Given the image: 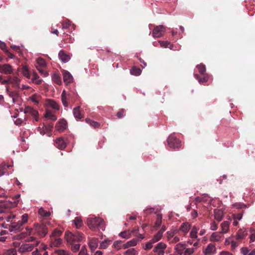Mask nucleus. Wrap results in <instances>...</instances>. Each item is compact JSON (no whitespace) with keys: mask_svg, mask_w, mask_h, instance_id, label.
Segmentation results:
<instances>
[{"mask_svg":"<svg viewBox=\"0 0 255 255\" xmlns=\"http://www.w3.org/2000/svg\"><path fill=\"white\" fill-rule=\"evenodd\" d=\"M48 233V228L43 224H35L32 228L26 229V232H22L17 235V239L24 238L27 235H36L39 238L45 236Z\"/></svg>","mask_w":255,"mask_h":255,"instance_id":"f257e3e1","label":"nucleus"},{"mask_svg":"<svg viewBox=\"0 0 255 255\" xmlns=\"http://www.w3.org/2000/svg\"><path fill=\"white\" fill-rule=\"evenodd\" d=\"M65 236L66 240L69 244L75 243L76 242H81L84 239L83 234L79 232L73 233L69 231H66Z\"/></svg>","mask_w":255,"mask_h":255,"instance_id":"f03ea898","label":"nucleus"},{"mask_svg":"<svg viewBox=\"0 0 255 255\" xmlns=\"http://www.w3.org/2000/svg\"><path fill=\"white\" fill-rule=\"evenodd\" d=\"M87 225L92 230L95 231L99 228L103 227L104 221L100 218H89L87 219Z\"/></svg>","mask_w":255,"mask_h":255,"instance_id":"7ed1b4c3","label":"nucleus"},{"mask_svg":"<svg viewBox=\"0 0 255 255\" xmlns=\"http://www.w3.org/2000/svg\"><path fill=\"white\" fill-rule=\"evenodd\" d=\"M17 204V201H12L9 200L0 201V213L5 212V209H11L15 207Z\"/></svg>","mask_w":255,"mask_h":255,"instance_id":"20e7f679","label":"nucleus"},{"mask_svg":"<svg viewBox=\"0 0 255 255\" xmlns=\"http://www.w3.org/2000/svg\"><path fill=\"white\" fill-rule=\"evenodd\" d=\"M169 146L173 149H178L181 146V141L173 134L170 135L167 138Z\"/></svg>","mask_w":255,"mask_h":255,"instance_id":"39448f33","label":"nucleus"},{"mask_svg":"<svg viewBox=\"0 0 255 255\" xmlns=\"http://www.w3.org/2000/svg\"><path fill=\"white\" fill-rule=\"evenodd\" d=\"M53 128V125L52 123L43 124L42 127H39L38 128V131L42 135L46 133L49 135Z\"/></svg>","mask_w":255,"mask_h":255,"instance_id":"423d86ee","label":"nucleus"},{"mask_svg":"<svg viewBox=\"0 0 255 255\" xmlns=\"http://www.w3.org/2000/svg\"><path fill=\"white\" fill-rule=\"evenodd\" d=\"M165 31V27L164 26L162 25L156 26L152 30V36L155 38L160 37L162 36Z\"/></svg>","mask_w":255,"mask_h":255,"instance_id":"0eeeda50","label":"nucleus"},{"mask_svg":"<svg viewBox=\"0 0 255 255\" xmlns=\"http://www.w3.org/2000/svg\"><path fill=\"white\" fill-rule=\"evenodd\" d=\"M0 73L6 75L11 74L13 73V68L8 64H0Z\"/></svg>","mask_w":255,"mask_h":255,"instance_id":"6e6552de","label":"nucleus"},{"mask_svg":"<svg viewBox=\"0 0 255 255\" xmlns=\"http://www.w3.org/2000/svg\"><path fill=\"white\" fill-rule=\"evenodd\" d=\"M67 127V123L63 119L59 121L55 126L56 129L59 132L63 131Z\"/></svg>","mask_w":255,"mask_h":255,"instance_id":"1a4fd4ad","label":"nucleus"},{"mask_svg":"<svg viewBox=\"0 0 255 255\" xmlns=\"http://www.w3.org/2000/svg\"><path fill=\"white\" fill-rule=\"evenodd\" d=\"M11 167V165L5 162L0 164V176L3 175L5 173L9 174V172L7 171V170Z\"/></svg>","mask_w":255,"mask_h":255,"instance_id":"9d476101","label":"nucleus"},{"mask_svg":"<svg viewBox=\"0 0 255 255\" xmlns=\"http://www.w3.org/2000/svg\"><path fill=\"white\" fill-rule=\"evenodd\" d=\"M63 81L66 84L71 83L73 81V77L71 74L66 70L63 71Z\"/></svg>","mask_w":255,"mask_h":255,"instance_id":"9b49d317","label":"nucleus"},{"mask_svg":"<svg viewBox=\"0 0 255 255\" xmlns=\"http://www.w3.org/2000/svg\"><path fill=\"white\" fill-rule=\"evenodd\" d=\"M17 71L20 72L23 76L26 78L30 79L31 78V74L27 66H23L22 67H19L17 69Z\"/></svg>","mask_w":255,"mask_h":255,"instance_id":"f8f14e48","label":"nucleus"},{"mask_svg":"<svg viewBox=\"0 0 255 255\" xmlns=\"http://www.w3.org/2000/svg\"><path fill=\"white\" fill-rule=\"evenodd\" d=\"M55 146L60 149H63L66 146V143L63 138L59 137L55 140Z\"/></svg>","mask_w":255,"mask_h":255,"instance_id":"ddd939ff","label":"nucleus"},{"mask_svg":"<svg viewBox=\"0 0 255 255\" xmlns=\"http://www.w3.org/2000/svg\"><path fill=\"white\" fill-rule=\"evenodd\" d=\"M33 246L31 244H22L19 248L18 251L23 253L30 252L33 250Z\"/></svg>","mask_w":255,"mask_h":255,"instance_id":"4468645a","label":"nucleus"},{"mask_svg":"<svg viewBox=\"0 0 255 255\" xmlns=\"http://www.w3.org/2000/svg\"><path fill=\"white\" fill-rule=\"evenodd\" d=\"M216 250V249L215 246L212 244H209L207 248L204 250H203V253L205 255H211L215 254Z\"/></svg>","mask_w":255,"mask_h":255,"instance_id":"2eb2a0df","label":"nucleus"},{"mask_svg":"<svg viewBox=\"0 0 255 255\" xmlns=\"http://www.w3.org/2000/svg\"><path fill=\"white\" fill-rule=\"evenodd\" d=\"M70 98V95L67 94L65 90H64L61 94V100L63 106L65 107L68 106V101Z\"/></svg>","mask_w":255,"mask_h":255,"instance_id":"dca6fc26","label":"nucleus"},{"mask_svg":"<svg viewBox=\"0 0 255 255\" xmlns=\"http://www.w3.org/2000/svg\"><path fill=\"white\" fill-rule=\"evenodd\" d=\"M8 96L12 98L13 103H15L19 98V94L16 91H9L8 88L6 89Z\"/></svg>","mask_w":255,"mask_h":255,"instance_id":"f3484780","label":"nucleus"},{"mask_svg":"<svg viewBox=\"0 0 255 255\" xmlns=\"http://www.w3.org/2000/svg\"><path fill=\"white\" fill-rule=\"evenodd\" d=\"M60 59L64 63L68 62L70 59V56L67 55L63 50H61L58 54Z\"/></svg>","mask_w":255,"mask_h":255,"instance_id":"a211bd4d","label":"nucleus"},{"mask_svg":"<svg viewBox=\"0 0 255 255\" xmlns=\"http://www.w3.org/2000/svg\"><path fill=\"white\" fill-rule=\"evenodd\" d=\"M80 109V107L78 106L74 108L73 110L74 116L77 120H80L83 118V116L82 115Z\"/></svg>","mask_w":255,"mask_h":255,"instance_id":"6ab92c4d","label":"nucleus"},{"mask_svg":"<svg viewBox=\"0 0 255 255\" xmlns=\"http://www.w3.org/2000/svg\"><path fill=\"white\" fill-rule=\"evenodd\" d=\"M202 75L203 76L202 77H201L200 76H199L197 74H194V76H195V78L197 80H198V82L200 83H203L207 82L208 80L209 76L206 74H204V75Z\"/></svg>","mask_w":255,"mask_h":255,"instance_id":"aec40b11","label":"nucleus"},{"mask_svg":"<svg viewBox=\"0 0 255 255\" xmlns=\"http://www.w3.org/2000/svg\"><path fill=\"white\" fill-rule=\"evenodd\" d=\"M24 112L29 113L34 117H36L38 115V113L36 110L29 106L25 107Z\"/></svg>","mask_w":255,"mask_h":255,"instance_id":"412c9836","label":"nucleus"},{"mask_svg":"<svg viewBox=\"0 0 255 255\" xmlns=\"http://www.w3.org/2000/svg\"><path fill=\"white\" fill-rule=\"evenodd\" d=\"M137 242L138 240L137 239H133L124 244L123 247L124 249H127L130 247L134 246L137 244Z\"/></svg>","mask_w":255,"mask_h":255,"instance_id":"4be33fe9","label":"nucleus"},{"mask_svg":"<svg viewBox=\"0 0 255 255\" xmlns=\"http://www.w3.org/2000/svg\"><path fill=\"white\" fill-rule=\"evenodd\" d=\"M247 235V232L246 230L240 229L238 231L237 234V239L241 240L244 239Z\"/></svg>","mask_w":255,"mask_h":255,"instance_id":"5701e85b","label":"nucleus"},{"mask_svg":"<svg viewBox=\"0 0 255 255\" xmlns=\"http://www.w3.org/2000/svg\"><path fill=\"white\" fill-rule=\"evenodd\" d=\"M230 223L229 221H226L221 224V226L223 233H226L228 231Z\"/></svg>","mask_w":255,"mask_h":255,"instance_id":"b1692460","label":"nucleus"},{"mask_svg":"<svg viewBox=\"0 0 255 255\" xmlns=\"http://www.w3.org/2000/svg\"><path fill=\"white\" fill-rule=\"evenodd\" d=\"M47 104L50 107L52 108L53 109L55 110H58L59 109V106L58 104L54 100H48L47 101Z\"/></svg>","mask_w":255,"mask_h":255,"instance_id":"393cba45","label":"nucleus"},{"mask_svg":"<svg viewBox=\"0 0 255 255\" xmlns=\"http://www.w3.org/2000/svg\"><path fill=\"white\" fill-rule=\"evenodd\" d=\"M185 244L179 243L177 244L175 247V250L179 255H181L183 253V251L184 249Z\"/></svg>","mask_w":255,"mask_h":255,"instance_id":"a878e982","label":"nucleus"},{"mask_svg":"<svg viewBox=\"0 0 255 255\" xmlns=\"http://www.w3.org/2000/svg\"><path fill=\"white\" fill-rule=\"evenodd\" d=\"M23 225V224L18 221L17 222H13L11 223V227L13 230H19L21 227Z\"/></svg>","mask_w":255,"mask_h":255,"instance_id":"bb28decb","label":"nucleus"},{"mask_svg":"<svg viewBox=\"0 0 255 255\" xmlns=\"http://www.w3.org/2000/svg\"><path fill=\"white\" fill-rule=\"evenodd\" d=\"M53 81L58 85H61L62 83L61 77L58 74L54 73L52 75Z\"/></svg>","mask_w":255,"mask_h":255,"instance_id":"cd10ccee","label":"nucleus"},{"mask_svg":"<svg viewBox=\"0 0 255 255\" xmlns=\"http://www.w3.org/2000/svg\"><path fill=\"white\" fill-rule=\"evenodd\" d=\"M51 240V244L52 246H59L62 243V240L59 238H54Z\"/></svg>","mask_w":255,"mask_h":255,"instance_id":"c85d7f7f","label":"nucleus"},{"mask_svg":"<svg viewBox=\"0 0 255 255\" xmlns=\"http://www.w3.org/2000/svg\"><path fill=\"white\" fill-rule=\"evenodd\" d=\"M86 122L89 124L92 127H94L95 128H98L100 126V124L97 122L93 121L90 120L89 118H87L85 120Z\"/></svg>","mask_w":255,"mask_h":255,"instance_id":"c756f323","label":"nucleus"},{"mask_svg":"<svg viewBox=\"0 0 255 255\" xmlns=\"http://www.w3.org/2000/svg\"><path fill=\"white\" fill-rule=\"evenodd\" d=\"M215 219L218 222L222 220L223 217V212L222 211L218 210L215 212Z\"/></svg>","mask_w":255,"mask_h":255,"instance_id":"7c9ffc66","label":"nucleus"},{"mask_svg":"<svg viewBox=\"0 0 255 255\" xmlns=\"http://www.w3.org/2000/svg\"><path fill=\"white\" fill-rule=\"evenodd\" d=\"M73 221L77 229H79L83 225V222L81 218L79 217H76Z\"/></svg>","mask_w":255,"mask_h":255,"instance_id":"2f4dec72","label":"nucleus"},{"mask_svg":"<svg viewBox=\"0 0 255 255\" xmlns=\"http://www.w3.org/2000/svg\"><path fill=\"white\" fill-rule=\"evenodd\" d=\"M166 248V245L165 244L160 242L157 244L156 247L154 248L153 251L157 252L158 250H164Z\"/></svg>","mask_w":255,"mask_h":255,"instance_id":"473e14b6","label":"nucleus"},{"mask_svg":"<svg viewBox=\"0 0 255 255\" xmlns=\"http://www.w3.org/2000/svg\"><path fill=\"white\" fill-rule=\"evenodd\" d=\"M10 83L15 85H18L20 82V79L17 76L9 77Z\"/></svg>","mask_w":255,"mask_h":255,"instance_id":"72a5a7b5","label":"nucleus"},{"mask_svg":"<svg viewBox=\"0 0 255 255\" xmlns=\"http://www.w3.org/2000/svg\"><path fill=\"white\" fill-rule=\"evenodd\" d=\"M221 236L220 234L217 232L213 233L211 236V241L217 242L220 240Z\"/></svg>","mask_w":255,"mask_h":255,"instance_id":"f704fd0d","label":"nucleus"},{"mask_svg":"<svg viewBox=\"0 0 255 255\" xmlns=\"http://www.w3.org/2000/svg\"><path fill=\"white\" fill-rule=\"evenodd\" d=\"M190 229V225L187 223H184L180 228V230L184 233H187Z\"/></svg>","mask_w":255,"mask_h":255,"instance_id":"c9c22d12","label":"nucleus"},{"mask_svg":"<svg viewBox=\"0 0 255 255\" xmlns=\"http://www.w3.org/2000/svg\"><path fill=\"white\" fill-rule=\"evenodd\" d=\"M141 72V70L139 68H137L135 67H133L130 70V73L132 75H135V76H138L140 74Z\"/></svg>","mask_w":255,"mask_h":255,"instance_id":"e433bc0d","label":"nucleus"},{"mask_svg":"<svg viewBox=\"0 0 255 255\" xmlns=\"http://www.w3.org/2000/svg\"><path fill=\"white\" fill-rule=\"evenodd\" d=\"M196 68L201 75H204V74H206V67L205 65L203 64L198 65L196 66Z\"/></svg>","mask_w":255,"mask_h":255,"instance_id":"4c0bfd02","label":"nucleus"},{"mask_svg":"<svg viewBox=\"0 0 255 255\" xmlns=\"http://www.w3.org/2000/svg\"><path fill=\"white\" fill-rule=\"evenodd\" d=\"M62 234V232L60 230L55 229L53 231L52 235L50 236V239L53 240L54 238H59Z\"/></svg>","mask_w":255,"mask_h":255,"instance_id":"58836bf2","label":"nucleus"},{"mask_svg":"<svg viewBox=\"0 0 255 255\" xmlns=\"http://www.w3.org/2000/svg\"><path fill=\"white\" fill-rule=\"evenodd\" d=\"M89 246L92 251H95L98 246V243L96 240H91L89 242Z\"/></svg>","mask_w":255,"mask_h":255,"instance_id":"ea45409f","label":"nucleus"},{"mask_svg":"<svg viewBox=\"0 0 255 255\" xmlns=\"http://www.w3.org/2000/svg\"><path fill=\"white\" fill-rule=\"evenodd\" d=\"M162 237V235L161 233L157 232L153 237V238L151 240L152 243H156L159 241Z\"/></svg>","mask_w":255,"mask_h":255,"instance_id":"a19ab883","label":"nucleus"},{"mask_svg":"<svg viewBox=\"0 0 255 255\" xmlns=\"http://www.w3.org/2000/svg\"><path fill=\"white\" fill-rule=\"evenodd\" d=\"M45 117L53 121H55L57 120V117L54 115L52 114L49 112H47L45 115Z\"/></svg>","mask_w":255,"mask_h":255,"instance_id":"79ce46f5","label":"nucleus"},{"mask_svg":"<svg viewBox=\"0 0 255 255\" xmlns=\"http://www.w3.org/2000/svg\"><path fill=\"white\" fill-rule=\"evenodd\" d=\"M198 229L196 227H193L191 230L190 235L192 238H196L197 237Z\"/></svg>","mask_w":255,"mask_h":255,"instance_id":"37998d69","label":"nucleus"},{"mask_svg":"<svg viewBox=\"0 0 255 255\" xmlns=\"http://www.w3.org/2000/svg\"><path fill=\"white\" fill-rule=\"evenodd\" d=\"M70 244L71 245V251H73V252H76L79 250L80 247V244L73 243V244Z\"/></svg>","mask_w":255,"mask_h":255,"instance_id":"c03bdc74","label":"nucleus"},{"mask_svg":"<svg viewBox=\"0 0 255 255\" xmlns=\"http://www.w3.org/2000/svg\"><path fill=\"white\" fill-rule=\"evenodd\" d=\"M121 237L125 239H128L131 237V233L128 231H123L120 233Z\"/></svg>","mask_w":255,"mask_h":255,"instance_id":"a18cd8bd","label":"nucleus"},{"mask_svg":"<svg viewBox=\"0 0 255 255\" xmlns=\"http://www.w3.org/2000/svg\"><path fill=\"white\" fill-rule=\"evenodd\" d=\"M6 255H17V252L15 249H10L6 252Z\"/></svg>","mask_w":255,"mask_h":255,"instance_id":"49530a36","label":"nucleus"},{"mask_svg":"<svg viewBox=\"0 0 255 255\" xmlns=\"http://www.w3.org/2000/svg\"><path fill=\"white\" fill-rule=\"evenodd\" d=\"M31 101L35 104H38L39 100V96L36 95H33L31 97Z\"/></svg>","mask_w":255,"mask_h":255,"instance_id":"de8ad7c7","label":"nucleus"},{"mask_svg":"<svg viewBox=\"0 0 255 255\" xmlns=\"http://www.w3.org/2000/svg\"><path fill=\"white\" fill-rule=\"evenodd\" d=\"M159 43L162 47H168V46L170 44V43L168 41H159Z\"/></svg>","mask_w":255,"mask_h":255,"instance_id":"09e8293b","label":"nucleus"},{"mask_svg":"<svg viewBox=\"0 0 255 255\" xmlns=\"http://www.w3.org/2000/svg\"><path fill=\"white\" fill-rule=\"evenodd\" d=\"M65 36H67V38H65L63 39L65 43H72L73 42L74 39L72 37L68 35V34H66Z\"/></svg>","mask_w":255,"mask_h":255,"instance_id":"8fccbe9b","label":"nucleus"},{"mask_svg":"<svg viewBox=\"0 0 255 255\" xmlns=\"http://www.w3.org/2000/svg\"><path fill=\"white\" fill-rule=\"evenodd\" d=\"M79 255H88L86 248L85 246L82 247L81 251L79 253Z\"/></svg>","mask_w":255,"mask_h":255,"instance_id":"3c124183","label":"nucleus"},{"mask_svg":"<svg viewBox=\"0 0 255 255\" xmlns=\"http://www.w3.org/2000/svg\"><path fill=\"white\" fill-rule=\"evenodd\" d=\"M233 218L234 220H240L242 218L243 213H240L235 214H233Z\"/></svg>","mask_w":255,"mask_h":255,"instance_id":"603ef678","label":"nucleus"},{"mask_svg":"<svg viewBox=\"0 0 255 255\" xmlns=\"http://www.w3.org/2000/svg\"><path fill=\"white\" fill-rule=\"evenodd\" d=\"M58 255H69V253L63 250H58L56 251Z\"/></svg>","mask_w":255,"mask_h":255,"instance_id":"864d4df0","label":"nucleus"},{"mask_svg":"<svg viewBox=\"0 0 255 255\" xmlns=\"http://www.w3.org/2000/svg\"><path fill=\"white\" fill-rule=\"evenodd\" d=\"M0 48L4 52H7V46L5 43L0 41Z\"/></svg>","mask_w":255,"mask_h":255,"instance_id":"5fc2aeb1","label":"nucleus"},{"mask_svg":"<svg viewBox=\"0 0 255 255\" xmlns=\"http://www.w3.org/2000/svg\"><path fill=\"white\" fill-rule=\"evenodd\" d=\"M39 213L41 215L43 216L44 217H49L50 215V212H45V211L43 209H39Z\"/></svg>","mask_w":255,"mask_h":255,"instance_id":"6e6d98bb","label":"nucleus"},{"mask_svg":"<svg viewBox=\"0 0 255 255\" xmlns=\"http://www.w3.org/2000/svg\"><path fill=\"white\" fill-rule=\"evenodd\" d=\"M162 217L160 215H158L157 216V219H156V221L155 222V226L156 227H159L161 224V222H162Z\"/></svg>","mask_w":255,"mask_h":255,"instance_id":"4d7b16f0","label":"nucleus"},{"mask_svg":"<svg viewBox=\"0 0 255 255\" xmlns=\"http://www.w3.org/2000/svg\"><path fill=\"white\" fill-rule=\"evenodd\" d=\"M125 255H135V250L134 249H130L125 252Z\"/></svg>","mask_w":255,"mask_h":255,"instance_id":"13d9d810","label":"nucleus"},{"mask_svg":"<svg viewBox=\"0 0 255 255\" xmlns=\"http://www.w3.org/2000/svg\"><path fill=\"white\" fill-rule=\"evenodd\" d=\"M125 115L124 109H121L117 114V116L119 119L123 118Z\"/></svg>","mask_w":255,"mask_h":255,"instance_id":"bf43d9fd","label":"nucleus"},{"mask_svg":"<svg viewBox=\"0 0 255 255\" xmlns=\"http://www.w3.org/2000/svg\"><path fill=\"white\" fill-rule=\"evenodd\" d=\"M28 220V215L24 214L21 216V220H19L23 224L25 223Z\"/></svg>","mask_w":255,"mask_h":255,"instance_id":"052dcab7","label":"nucleus"},{"mask_svg":"<svg viewBox=\"0 0 255 255\" xmlns=\"http://www.w3.org/2000/svg\"><path fill=\"white\" fill-rule=\"evenodd\" d=\"M153 243H152L151 240H150L149 242L145 244V247L144 248V250H149L151 249L152 248V244Z\"/></svg>","mask_w":255,"mask_h":255,"instance_id":"680f3d73","label":"nucleus"},{"mask_svg":"<svg viewBox=\"0 0 255 255\" xmlns=\"http://www.w3.org/2000/svg\"><path fill=\"white\" fill-rule=\"evenodd\" d=\"M71 24V22L69 20H66L62 24V26L63 28H68Z\"/></svg>","mask_w":255,"mask_h":255,"instance_id":"e2e57ef3","label":"nucleus"},{"mask_svg":"<svg viewBox=\"0 0 255 255\" xmlns=\"http://www.w3.org/2000/svg\"><path fill=\"white\" fill-rule=\"evenodd\" d=\"M194 251L193 249H187L185 251V255H191L194 253Z\"/></svg>","mask_w":255,"mask_h":255,"instance_id":"0e129e2a","label":"nucleus"},{"mask_svg":"<svg viewBox=\"0 0 255 255\" xmlns=\"http://www.w3.org/2000/svg\"><path fill=\"white\" fill-rule=\"evenodd\" d=\"M249 251L247 248H242L241 249V252L243 255H248Z\"/></svg>","mask_w":255,"mask_h":255,"instance_id":"69168bd1","label":"nucleus"},{"mask_svg":"<svg viewBox=\"0 0 255 255\" xmlns=\"http://www.w3.org/2000/svg\"><path fill=\"white\" fill-rule=\"evenodd\" d=\"M30 237H29L27 239L26 241L27 242H33L36 240V237H35L36 235H29Z\"/></svg>","mask_w":255,"mask_h":255,"instance_id":"338daca9","label":"nucleus"},{"mask_svg":"<svg viewBox=\"0 0 255 255\" xmlns=\"http://www.w3.org/2000/svg\"><path fill=\"white\" fill-rule=\"evenodd\" d=\"M39 72L42 75H43L44 76H47L48 75V73L47 71H46L45 70H44L42 68H38L37 69Z\"/></svg>","mask_w":255,"mask_h":255,"instance_id":"774afa93","label":"nucleus"}]
</instances>
